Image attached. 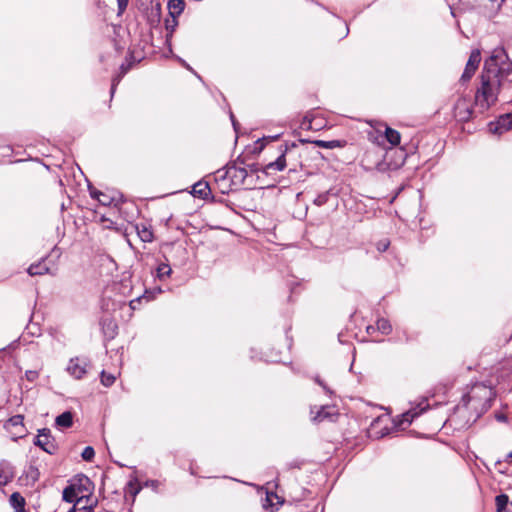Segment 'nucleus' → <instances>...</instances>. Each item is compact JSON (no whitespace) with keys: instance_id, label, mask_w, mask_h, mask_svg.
Instances as JSON below:
<instances>
[{"instance_id":"1","label":"nucleus","mask_w":512,"mask_h":512,"mask_svg":"<svg viewBox=\"0 0 512 512\" xmlns=\"http://www.w3.org/2000/svg\"><path fill=\"white\" fill-rule=\"evenodd\" d=\"M512 86V61L503 49H496L485 60L480 75V86L475 93V106L481 113L493 106L501 91Z\"/></svg>"},{"instance_id":"2","label":"nucleus","mask_w":512,"mask_h":512,"mask_svg":"<svg viewBox=\"0 0 512 512\" xmlns=\"http://www.w3.org/2000/svg\"><path fill=\"white\" fill-rule=\"evenodd\" d=\"M280 155L275 161L266 164L261 171L267 175L274 171H283L285 168L289 172H297L302 167L300 145L295 142L286 143L279 147Z\"/></svg>"},{"instance_id":"3","label":"nucleus","mask_w":512,"mask_h":512,"mask_svg":"<svg viewBox=\"0 0 512 512\" xmlns=\"http://www.w3.org/2000/svg\"><path fill=\"white\" fill-rule=\"evenodd\" d=\"M244 161L238 157L233 163L227 164V166L219 170L218 173H222V178H228L233 185L239 186L244 184L248 177V169L243 166Z\"/></svg>"},{"instance_id":"4","label":"nucleus","mask_w":512,"mask_h":512,"mask_svg":"<svg viewBox=\"0 0 512 512\" xmlns=\"http://www.w3.org/2000/svg\"><path fill=\"white\" fill-rule=\"evenodd\" d=\"M4 428L10 434V437L13 441L24 438L28 434V431L24 425V416L20 414L9 418L5 422Z\"/></svg>"},{"instance_id":"5","label":"nucleus","mask_w":512,"mask_h":512,"mask_svg":"<svg viewBox=\"0 0 512 512\" xmlns=\"http://www.w3.org/2000/svg\"><path fill=\"white\" fill-rule=\"evenodd\" d=\"M33 443L35 446L40 447L43 451L50 455H54L58 451L56 440L48 428L39 430L38 435L35 437Z\"/></svg>"},{"instance_id":"6","label":"nucleus","mask_w":512,"mask_h":512,"mask_svg":"<svg viewBox=\"0 0 512 512\" xmlns=\"http://www.w3.org/2000/svg\"><path fill=\"white\" fill-rule=\"evenodd\" d=\"M473 105L469 97H460L454 105V116L460 122H467L473 116Z\"/></svg>"},{"instance_id":"7","label":"nucleus","mask_w":512,"mask_h":512,"mask_svg":"<svg viewBox=\"0 0 512 512\" xmlns=\"http://www.w3.org/2000/svg\"><path fill=\"white\" fill-rule=\"evenodd\" d=\"M481 62V52L479 49H474L471 51L469 59L466 63L464 72L460 78V81L465 83L468 82L472 76L475 74L479 64Z\"/></svg>"},{"instance_id":"8","label":"nucleus","mask_w":512,"mask_h":512,"mask_svg":"<svg viewBox=\"0 0 512 512\" xmlns=\"http://www.w3.org/2000/svg\"><path fill=\"white\" fill-rule=\"evenodd\" d=\"M89 361L86 358H71L67 366V372L75 379H81L87 373Z\"/></svg>"},{"instance_id":"9","label":"nucleus","mask_w":512,"mask_h":512,"mask_svg":"<svg viewBox=\"0 0 512 512\" xmlns=\"http://www.w3.org/2000/svg\"><path fill=\"white\" fill-rule=\"evenodd\" d=\"M489 131L492 134L501 135L512 130V113H507L498 117L496 121L490 122Z\"/></svg>"},{"instance_id":"10","label":"nucleus","mask_w":512,"mask_h":512,"mask_svg":"<svg viewBox=\"0 0 512 512\" xmlns=\"http://www.w3.org/2000/svg\"><path fill=\"white\" fill-rule=\"evenodd\" d=\"M428 408V404L420 403L417 407L412 408L401 415V419L396 422V425L402 428L409 426L413 419L419 416Z\"/></svg>"},{"instance_id":"11","label":"nucleus","mask_w":512,"mask_h":512,"mask_svg":"<svg viewBox=\"0 0 512 512\" xmlns=\"http://www.w3.org/2000/svg\"><path fill=\"white\" fill-rule=\"evenodd\" d=\"M15 477V469L12 464L6 460L0 462V487L10 483Z\"/></svg>"},{"instance_id":"12","label":"nucleus","mask_w":512,"mask_h":512,"mask_svg":"<svg viewBox=\"0 0 512 512\" xmlns=\"http://www.w3.org/2000/svg\"><path fill=\"white\" fill-rule=\"evenodd\" d=\"M493 394L491 388L486 387L485 385L479 384L475 385L471 392L464 396V400L467 399V403L476 399L477 397L484 396L485 398L490 399Z\"/></svg>"},{"instance_id":"13","label":"nucleus","mask_w":512,"mask_h":512,"mask_svg":"<svg viewBox=\"0 0 512 512\" xmlns=\"http://www.w3.org/2000/svg\"><path fill=\"white\" fill-rule=\"evenodd\" d=\"M137 235L139 236L140 240L142 242L150 243L154 239V234L152 231V228L150 226H147L146 224H137L135 226Z\"/></svg>"},{"instance_id":"14","label":"nucleus","mask_w":512,"mask_h":512,"mask_svg":"<svg viewBox=\"0 0 512 512\" xmlns=\"http://www.w3.org/2000/svg\"><path fill=\"white\" fill-rule=\"evenodd\" d=\"M336 415L334 408L331 406H322L317 413L313 416L314 422H322L325 419L333 420Z\"/></svg>"},{"instance_id":"15","label":"nucleus","mask_w":512,"mask_h":512,"mask_svg":"<svg viewBox=\"0 0 512 512\" xmlns=\"http://www.w3.org/2000/svg\"><path fill=\"white\" fill-rule=\"evenodd\" d=\"M185 8L184 0H169L168 1V11L171 18H177Z\"/></svg>"},{"instance_id":"16","label":"nucleus","mask_w":512,"mask_h":512,"mask_svg":"<svg viewBox=\"0 0 512 512\" xmlns=\"http://www.w3.org/2000/svg\"><path fill=\"white\" fill-rule=\"evenodd\" d=\"M9 502L11 506L15 509V512H26L24 509L25 498L19 492L12 493Z\"/></svg>"},{"instance_id":"17","label":"nucleus","mask_w":512,"mask_h":512,"mask_svg":"<svg viewBox=\"0 0 512 512\" xmlns=\"http://www.w3.org/2000/svg\"><path fill=\"white\" fill-rule=\"evenodd\" d=\"M55 424L58 427L69 428L73 425V415L70 411L63 412L55 419Z\"/></svg>"},{"instance_id":"18","label":"nucleus","mask_w":512,"mask_h":512,"mask_svg":"<svg viewBox=\"0 0 512 512\" xmlns=\"http://www.w3.org/2000/svg\"><path fill=\"white\" fill-rule=\"evenodd\" d=\"M312 143L318 147L325 148V149L342 148L346 145V141H344V140H331V141L315 140Z\"/></svg>"},{"instance_id":"19","label":"nucleus","mask_w":512,"mask_h":512,"mask_svg":"<svg viewBox=\"0 0 512 512\" xmlns=\"http://www.w3.org/2000/svg\"><path fill=\"white\" fill-rule=\"evenodd\" d=\"M385 138L392 146H397L400 143L401 135L397 130L386 127Z\"/></svg>"},{"instance_id":"20","label":"nucleus","mask_w":512,"mask_h":512,"mask_svg":"<svg viewBox=\"0 0 512 512\" xmlns=\"http://www.w3.org/2000/svg\"><path fill=\"white\" fill-rule=\"evenodd\" d=\"M27 272L31 276L44 275L49 272V268L42 262L31 264L27 269Z\"/></svg>"},{"instance_id":"21","label":"nucleus","mask_w":512,"mask_h":512,"mask_svg":"<svg viewBox=\"0 0 512 512\" xmlns=\"http://www.w3.org/2000/svg\"><path fill=\"white\" fill-rule=\"evenodd\" d=\"M90 195L92 198L97 199L99 203L103 206H109L113 202V198L98 190H91Z\"/></svg>"},{"instance_id":"22","label":"nucleus","mask_w":512,"mask_h":512,"mask_svg":"<svg viewBox=\"0 0 512 512\" xmlns=\"http://www.w3.org/2000/svg\"><path fill=\"white\" fill-rule=\"evenodd\" d=\"M497 512H507L510 503L509 498L506 494H500L495 498Z\"/></svg>"},{"instance_id":"23","label":"nucleus","mask_w":512,"mask_h":512,"mask_svg":"<svg viewBox=\"0 0 512 512\" xmlns=\"http://www.w3.org/2000/svg\"><path fill=\"white\" fill-rule=\"evenodd\" d=\"M209 192L210 187L207 183L198 182L193 186V194L195 196L205 198L208 196Z\"/></svg>"},{"instance_id":"24","label":"nucleus","mask_w":512,"mask_h":512,"mask_svg":"<svg viewBox=\"0 0 512 512\" xmlns=\"http://www.w3.org/2000/svg\"><path fill=\"white\" fill-rule=\"evenodd\" d=\"M63 499L66 502H69V503H72V502L79 503L81 501V498L78 497V495L76 494V491H75L73 486H69V487L64 489V491H63Z\"/></svg>"},{"instance_id":"25","label":"nucleus","mask_w":512,"mask_h":512,"mask_svg":"<svg viewBox=\"0 0 512 512\" xmlns=\"http://www.w3.org/2000/svg\"><path fill=\"white\" fill-rule=\"evenodd\" d=\"M172 273V269L171 267L169 266V264H166V263H161L158 267H157V277L160 279V280H163L167 277H169Z\"/></svg>"},{"instance_id":"26","label":"nucleus","mask_w":512,"mask_h":512,"mask_svg":"<svg viewBox=\"0 0 512 512\" xmlns=\"http://www.w3.org/2000/svg\"><path fill=\"white\" fill-rule=\"evenodd\" d=\"M376 325L377 329L384 335H388L392 331L391 324L387 319H378Z\"/></svg>"},{"instance_id":"27","label":"nucleus","mask_w":512,"mask_h":512,"mask_svg":"<svg viewBox=\"0 0 512 512\" xmlns=\"http://www.w3.org/2000/svg\"><path fill=\"white\" fill-rule=\"evenodd\" d=\"M115 376L110 374V373H106L105 371H102L101 372V383L106 386V387H109L111 385H113V383L115 382Z\"/></svg>"},{"instance_id":"28","label":"nucleus","mask_w":512,"mask_h":512,"mask_svg":"<svg viewBox=\"0 0 512 512\" xmlns=\"http://www.w3.org/2000/svg\"><path fill=\"white\" fill-rule=\"evenodd\" d=\"M81 456H82V459L85 461H92L93 458L95 457L94 448L91 446L85 447Z\"/></svg>"},{"instance_id":"29","label":"nucleus","mask_w":512,"mask_h":512,"mask_svg":"<svg viewBox=\"0 0 512 512\" xmlns=\"http://www.w3.org/2000/svg\"><path fill=\"white\" fill-rule=\"evenodd\" d=\"M329 191H326V192H323L321 194H319L315 199H314V204L317 205V206H322L324 204H326L329 200Z\"/></svg>"},{"instance_id":"30","label":"nucleus","mask_w":512,"mask_h":512,"mask_svg":"<svg viewBox=\"0 0 512 512\" xmlns=\"http://www.w3.org/2000/svg\"><path fill=\"white\" fill-rule=\"evenodd\" d=\"M177 18H171L165 20V27L168 31L173 32L177 26Z\"/></svg>"},{"instance_id":"31","label":"nucleus","mask_w":512,"mask_h":512,"mask_svg":"<svg viewBox=\"0 0 512 512\" xmlns=\"http://www.w3.org/2000/svg\"><path fill=\"white\" fill-rule=\"evenodd\" d=\"M39 377V373L36 370H27L25 372V378L29 382H34Z\"/></svg>"},{"instance_id":"32","label":"nucleus","mask_w":512,"mask_h":512,"mask_svg":"<svg viewBox=\"0 0 512 512\" xmlns=\"http://www.w3.org/2000/svg\"><path fill=\"white\" fill-rule=\"evenodd\" d=\"M389 247V241L388 240H381L377 243V249L380 252H384Z\"/></svg>"},{"instance_id":"33","label":"nucleus","mask_w":512,"mask_h":512,"mask_svg":"<svg viewBox=\"0 0 512 512\" xmlns=\"http://www.w3.org/2000/svg\"><path fill=\"white\" fill-rule=\"evenodd\" d=\"M128 2H129V0H117L119 13H122L125 11V9L128 6Z\"/></svg>"},{"instance_id":"34","label":"nucleus","mask_w":512,"mask_h":512,"mask_svg":"<svg viewBox=\"0 0 512 512\" xmlns=\"http://www.w3.org/2000/svg\"><path fill=\"white\" fill-rule=\"evenodd\" d=\"M315 381L324 389L326 393L332 394V391L324 384V382L319 377H316Z\"/></svg>"},{"instance_id":"35","label":"nucleus","mask_w":512,"mask_h":512,"mask_svg":"<svg viewBox=\"0 0 512 512\" xmlns=\"http://www.w3.org/2000/svg\"><path fill=\"white\" fill-rule=\"evenodd\" d=\"M315 381L324 389L326 393L332 394V391L324 384V382L319 377H316Z\"/></svg>"},{"instance_id":"36","label":"nucleus","mask_w":512,"mask_h":512,"mask_svg":"<svg viewBox=\"0 0 512 512\" xmlns=\"http://www.w3.org/2000/svg\"><path fill=\"white\" fill-rule=\"evenodd\" d=\"M248 169V175L257 173L260 169L258 168L257 164H250L246 167Z\"/></svg>"},{"instance_id":"37","label":"nucleus","mask_w":512,"mask_h":512,"mask_svg":"<svg viewBox=\"0 0 512 512\" xmlns=\"http://www.w3.org/2000/svg\"><path fill=\"white\" fill-rule=\"evenodd\" d=\"M140 301H141V298H136V299L132 300V301L130 302V307H131L132 309H135V308H136V303H139Z\"/></svg>"},{"instance_id":"38","label":"nucleus","mask_w":512,"mask_h":512,"mask_svg":"<svg viewBox=\"0 0 512 512\" xmlns=\"http://www.w3.org/2000/svg\"><path fill=\"white\" fill-rule=\"evenodd\" d=\"M117 83H118V81L116 79H113L112 85H111V95L114 94Z\"/></svg>"},{"instance_id":"39","label":"nucleus","mask_w":512,"mask_h":512,"mask_svg":"<svg viewBox=\"0 0 512 512\" xmlns=\"http://www.w3.org/2000/svg\"><path fill=\"white\" fill-rule=\"evenodd\" d=\"M511 461H512V451L509 454H507V456L505 458V462L511 463Z\"/></svg>"},{"instance_id":"40","label":"nucleus","mask_w":512,"mask_h":512,"mask_svg":"<svg viewBox=\"0 0 512 512\" xmlns=\"http://www.w3.org/2000/svg\"><path fill=\"white\" fill-rule=\"evenodd\" d=\"M507 512H512V502L510 503V506H509V509L507 510Z\"/></svg>"},{"instance_id":"41","label":"nucleus","mask_w":512,"mask_h":512,"mask_svg":"<svg viewBox=\"0 0 512 512\" xmlns=\"http://www.w3.org/2000/svg\"><path fill=\"white\" fill-rule=\"evenodd\" d=\"M231 119L233 121V125L235 126L234 115H231Z\"/></svg>"},{"instance_id":"42","label":"nucleus","mask_w":512,"mask_h":512,"mask_svg":"<svg viewBox=\"0 0 512 512\" xmlns=\"http://www.w3.org/2000/svg\"><path fill=\"white\" fill-rule=\"evenodd\" d=\"M300 142H301V144L303 145V144H304V143H306L307 141H305V140H301Z\"/></svg>"}]
</instances>
